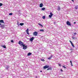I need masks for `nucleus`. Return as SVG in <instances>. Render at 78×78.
Listing matches in <instances>:
<instances>
[{
  "mask_svg": "<svg viewBox=\"0 0 78 78\" xmlns=\"http://www.w3.org/2000/svg\"><path fill=\"white\" fill-rule=\"evenodd\" d=\"M19 44L20 45V46H23V43L21 41H19Z\"/></svg>",
  "mask_w": 78,
  "mask_h": 78,
  "instance_id": "nucleus-1",
  "label": "nucleus"
},
{
  "mask_svg": "<svg viewBox=\"0 0 78 78\" xmlns=\"http://www.w3.org/2000/svg\"><path fill=\"white\" fill-rule=\"evenodd\" d=\"M22 47H23V49L24 50H26L27 48V46H25V44H23Z\"/></svg>",
  "mask_w": 78,
  "mask_h": 78,
  "instance_id": "nucleus-2",
  "label": "nucleus"
},
{
  "mask_svg": "<svg viewBox=\"0 0 78 78\" xmlns=\"http://www.w3.org/2000/svg\"><path fill=\"white\" fill-rule=\"evenodd\" d=\"M66 24L67 25H68V26H71V23L69 21H67Z\"/></svg>",
  "mask_w": 78,
  "mask_h": 78,
  "instance_id": "nucleus-3",
  "label": "nucleus"
},
{
  "mask_svg": "<svg viewBox=\"0 0 78 78\" xmlns=\"http://www.w3.org/2000/svg\"><path fill=\"white\" fill-rule=\"evenodd\" d=\"M37 34H38V33L36 31H35L33 33V35L34 36H36L37 35Z\"/></svg>",
  "mask_w": 78,
  "mask_h": 78,
  "instance_id": "nucleus-4",
  "label": "nucleus"
},
{
  "mask_svg": "<svg viewBox=\"0 0 78 78\" xmlns=\"http://www.w3.org/2000/svg\"><path fill=\"white\" fill-rule=\"evenodd\" d=\"M48 68H49V66L46 65L43 67V69H48Z\"/></svg>",
  "mask_w": 78,
  "mask_h": 78,
  "instance_id": "nucleus-5",
  "label": "nucleus"
},
{
  "mask_svg": "<svg viewBox=\"0 0 78 78\" xmlns=\"http://www.w3.org/2000/svg\"><path fill=\"white\" fill-rule=\"evenodd\" d=\"M1 27L2 29H3V28H5V26L4 25H1Z\"/></svg>",
  "mask_w": 78,
  "mask_h": 78,
  "instance_id": "nucleus-6",
  "label": "nucleus"
},
{
  "mask_svg": "<svg viewBox=\"0 0 78 78\" xmlns=\"http://www.w3.org/2000/svg\"><path fill=\"white\" fill-rule=\"evenodd\" d=\"M34 37H32V38H31L30 39V41H33V40H34Z\"/></svg>",
  "mask_w": 78,
  "mask_h": 78,
  "instance_id": "nucleus-7",
  "label": "nucleus"
},
{
  "mask_svg": "<svg viewBox=\"0 0 78 78\" xmlns=\"http://www.w3.org/2000/svg\"><path fill=\"white\" fill-rule=\"evenodd\" d=\"M28 30H29L28 29H27V30H26V31L27 33V34H29V32H28Z\"/></svg>",
  "mask_w": 78,
  "mask_h": 78,
  "instance_id": "nucleus-8",
  "label": "nucleus"
},
{
  "mask_svg": "<svg viewBox=\"0 0 78 78\" xmlns=\"http://www.w3.org/2000/svg\"><path fill=\"white\" fill-rule=\"evenodd\" d=\"M43 6V4L42 3H41L40 4V8H42Z\"/></svg>",
  "mask_w": 78,
  "mask_h": 78,
  "instance_id": "nucleus-9",
  "label": "nucleus"
},
{
  "mask_svg": "<svg viewBox=\"0 0 78 78\" xmlns=\"http://www.w3.org/2000/svg\"><path fill=\"white\" fill-rule=\"evenodd\" d=\"M0 23H5L4 22V21H3V20H0Z\"/></svg>",
  "mask_w": 78,
  "mask_h": 78,
  "instance_id": "nucleus-10",
  "label": "nucleus"
},
{
  "mask_svg": "<svg viewBox=\"0 0 78 78\" xmlns=\"http://www.w3.org/2000/svg\"><path fill=\"white\" fill-rule=\"evenodd\" d=\"M32 54V53H31L29 52L27 54V56H30V55H31Z\"/></svg>",
  "mask_w": 78,
  "mask_h": 78,
  "instance_id": "nucleus-11",
  "label": "nucleus"
},
{
  "mask_svg": "<svg viewBox=\"0 0 78 78\" xmlns=\"http://www.w3.org/2000/svg\"><path fill=\"white\" fill-rule=\"evenodd\" d=\"M51 69H52L51 67H50L49 68L47 69V70H51Z\"/></svg>",
  "mask_w": 78,
  "mask_h": 78,
  "instance_id": "nucleus-12",
  "label": "nucleus"
},
{
  "mask_svg": "<svg viewBox=\"0 0 78 78\" xmlns=\"http://www.w3.org/2000/svg\"><path fill=\"white\" fill-rule=\"evenodd\" d=\"M52 57H53V56L51 55V57H49L48 58V59H51V58H52Z\"/></svg>",
  "mask_w": 78,
  "mask_h": 78,
  "instance_id": "nucleus-13",
  "label": "nucleus"
},
{
  "mask_svg": "<svg viewBox=\"0 0 78 78\" xmlns=\"http://www.w3.org/2000/svg\"><path fill=\"white\" fill-rule=\"evenodd\" d=\"M60 9H61V8H60V7H58L57 10H58V11H60Z\"/></svg>",
  "mask_w": 78,
  "mask_h": 78,
  "instance_id": "nucleus-14",
  "label": "nucleus"
},
{
  "mask_svg": "<svg viewBox=\"0 0 78 78\" xmlns=\"http://www.w3.org/2000/svg\"><path fill=\"white\" fill-rule=\"evenodd\" d=\"M20 25H21V26H23V25H24V23H20Z\"/></svg>",
  "mask_w": 78,
  "mask_h": 78,
  "instance_id": "nucleus-15",
  "label": "nucleus"
},
{
  "mask_svg": "<svg viewBox=\"0 0 78 78\" xmlns=\"http://www.w3.org/2000/svg\"><path fill=\"white\" fill-rule=\"evenodd\" d=\"M2 47H3L4 48H6V46L5 45H4V46H2Z\"/></svg>",
  "mask_w": 78,
  "mask_h": 78,
  "instance_id": "nucleus-16",
  "label": "nucleus"
},
{
  "mask_svg": "<svg viewBox=\"0 0 78 78\" xmlns=\"http://www.w3.org/2000/svg\"><path fill=\"white\" fill-rule=\"evenodd\" d=\"M39 25H40V26H41V27H43V26L41 24V23H38Z\"/></svg>",
  "mask_w": 78,
  "mask_h": 78,
  "instance_id": "nucleus-17",
  "label": "nucleus"
},
{
  "mask_svg": "<svg viewBox=\"0 0 78 78\" xmlns=\"http://www.w3.org/2000/svg\"><path fill=\"white\" fill-rule=\"evenodd\" d=\"M72 38L73 39H76V38H75V37H72Z\"/></svg>",
  "mask_w": 78,
  "mask_h": 78,
  "instance_id": "nucleus-18",
  "label": "nucleus"
},
{
  "mask_svg": "<svg viewBox=\"0 0 78 78\" xmlns=\"http://www.w3.org/2000/svg\"><path fill=\"white\" fill-rule=\"evenodd\" d=\"M41 9L42 10V11H44V10L45 9V8H43Z\"/></svg>",
  "mask_w": 78,
  "mask_h": 78,
  "instance_id": "nucleus-19",
  "label": "nucleus"
},
{
  "mask_svg": "<svg viewBox=\"0 0 78 78\" xmlns=\"http://www.w3.org/2000/svg\"><path fill=\"white\" fill-rule=\"evenodd\" d=\"M41 61H45V60H44V58H42L41 59Z\"/></svg>",
  "mask_w": 78,
  "mask_h": 78,
  "instance_id": "nucleus-20",
  "label": "nucleus"
},
{
  "mask_svg": "<svg viewBox=\"0 0 78 78\" xmlns=\"http://www.w3.org/2000/svg\"><path fill=\"white\" fill-rule=\"evenodd\" d=\"M75 8L76 9H78V6H76L75 7Z\"/></svg>",
  "mask_w": 78,
  "mask_h": 78,
  "instance_id": "nucleus-21",
  "label": "nucleus"
},
{
  "mask_svg": "<svg viewBox=\"0 0 78 78\" xmlns=\"http://www.w3.org/2000/svg\"><path fill=\"white\" fill-rule=\"evenodd\" d=\"M40 31H41L42 32H43L44 31V30L43 29H41L40 30Z\"/></svg>",
  "mask_w": 78,
  "mask_h": 78,
  "instance_id": "nucleus-22",
  "label": "nucleus"
},
{
  "mask_svg": "<svg viewBox=\"0 0 78 78\" xmlns=\"http://www.w3.org/2000/svg\"><path fill=\"white\" fill-rule=\"evenodd\" d=\"M42 18L43 19H45V16H43L42 17Z\"/></svg>",
  "mask_w": 78,
  "mask_h": 78,
  "instance_id": "nucleus-23",
  "label": "nucleus"
},
{
  "mask_svg": "<svg viewBox=\"0 0 78 78\" xmlns=\"http://www.w3.org/2000/svg\"><path fill=\"white\" fill-rule=\"evenodd\" d=\"M50 14L51 16L53 15V14H52V13L51 12L50 13Z\"/></svg>",
  "mask_w": 78,
  "mask_h": 78,
  "instance_id": "nucleus-24",
  "label": "nucleus"
},
{
  "mask_svg": "<svg viewBox=\"0 0 78 78\" xmlns=\"http://www.w3.org/2000/svg\"><path fill=\"white\" fill-rule=\"evenodd\" d=\"M71 44L72 46V47H75V46L73 45V43H72Z\"/></svg>",
  "mask_w": 78,
  "mask_h": 78,
  "instance_id": "nucleus-25",
  "label": "nucleus"
},
{
  "mask_svg": "<svg viewBox=\"0 0 78 78\" xmlns=\"http://www.w3.org/2000/svg\"><path fill=\"white\" fill-rule=\"evenodd\" d=\"M9 66H7L6 68V69H9Z\"/></svg>",
  "mask_w": 78,
  "mask_h": 78,
  "instance_id": "nucleus-26",
  "label": "nucleus"
},
{
  "mask_svg": "<svg viewBox=\"0 0 78 78\" xmlns=\"http://www.w3.org/2000/svg\"><path fill=\"white\" fill-rule=\"evenodd\" d=\"M9 16H11V15H12V13H9Z\"/></svg>",
  "mask_w": 78,
  "mask_h": 78,
  "instance_id": "nucleus-27",
  "label": "nucleus"
},
{
  "mask_svg": "<svg viewBox=\"0 0 78 78\" xmlns=\"http://www.w3.org/2000/svg\"><path fill=\"white\" fill-rule=\"evenodd\" d=\"M51 17H52V16H51V15H49V17H50V18H51Z\"/></svg>",
  "mask_w": 78,
  "mask_h": 78,
  "instance_id": "nucleus-28",
  "label": "nucleus"
},
{
  "mask_svg": "<svg viewBox=\"0 0 78 78\" xmlns=\"http://www.w3.org/2000/svg\"><path fill=\"white\" fill-rule=\"evenodd\" d=\"M3 5V4L2 3H0V6H2Z\"/></svg>",
  "mask_w": 78,
  "mask_h": 78,
  "instance_id": "nucleus-29",
  "label": "nucleus"
},
{
  "mask_svg": "<svg viewBox=\"0 0 78 78\" xmlns=\"http://www.w3.org/2000/svg\"><path fill=\"white\" fill-rule=\"evenodd\" d=\"M11 42H14V41L13 40H11Z\"/></svg>",
  "mask_w": 78,
  "mask_h": 78,
  "instance_id": "nucleus-30",
  "label": "nucleus"
},
{
  "mask_svg": "<svg viewBox=\"0 0 78 78\" xmlns=\"http://www.w3.org/2000/svg\"><path fill=\"white\" fill-rule=\"evenodd\" d=\"M17 25H19V22H17Z\"/></svg>",
  "mask_w": 78,
  "mask_h": 78,
  "instance_id": "nucleus-31",
  "label": "nucleus"
},
{
  "mask_svg": "<svg viewBox=\"0 0 78 78\" xmlns=\"http://www.w3.org/2000/svg\"><path fill=\"white\" fill-rule=\"evenodd\" d=\"M63 67H64L65 69H66V67H65V66H63Z\"/></svg>",
  "mask_w": 78,
  "mask_h": 78,
  "instance_id": "nucleus-32",
  "label": "nucleus"
},
{
  "mask_svg": "<svg viewBox=\"0 0 78 78\" xmlns=\"http://www.w3.org/2000/svg\"><path fill=\"white\" fill-rule=\"evenodd\" d=\"M58 65H59V66L60 67H61V64L59 63V64H58Z\"/></svg>",
  "mask_w": 78,
  "mask_h": 78,
  "instance_id": "nucleus-33",
  "label": "nucleus"
},
{
  "mask_svg": "<svg viewBox=\"0 0 78 78\" xmlns=\"http://www.w3.org/2000/svg\"><path fill=\"white\" fill-rule=\"evenodd\" d=\"M69 42H70L71 44H72V41H69Z\"/></svg>",
  "mask_w": 78,
  "mask_h": 78,
  "instance_id": "nucleus-34",
  "label": "nucleus"
},
{
  "mask_svg": "<svg viewBox=\"0 0 78 78\" xmlns=\"http://www.w3.org/2000/svg\"><path fill=\"white\" fill-rule=\"evenodd\" d=\"M70 63H71V64H72V61H70Z\"/></svg>",
  "mask_w": 78,
  "mask_h": 78,
  "instance_id": "nucleus-35",
  "label": "nucleus"
},
{
  "mask_svg": "<svg viewBox=\"0 0 78 78\" xmlns=\"http://www.w3.org/2000/svg\"><path fill=\"white\" fill-rule=\"evenodd\" d=\"M20 10L17 11V12H20Z\"/></svg>",
  "mask_w": 78,
  "mask_h": 78,
  "instance_id": "nucleus-36",
  "label": "nucleus"
},
{
  "mask_svg": "<svg viewBox=\"0 0 78 78\" xmlns=\"http://www.w3.org/2000/svg\"><path fill=\"white\" fill-rule=\"evenodd\" d=\"M60 70H61V72H63V70H62V69H61Z\"/></svg>",
  "mask_w": 78,
  "mask_h": 78,
  "instance_id": "nucleus-37",
  "label": "nucleus"
},
{
  "mask_svg": "<svg viewBox=\"0 0 78 78\" xmlns=\"http://www.w3.org/2000/svg\"><path fill=\"white\" fill-rule=\"evenodd\" d=\"M74 24H75L76 23V22H75L74 23Z\"/></svg>",
  "mask_w": 78,
  "mask_h": 78,
  "instance_id": "nucleus-38",
  "label": "nucleus"
},
{
  "mask_svg": "<svg viewBox=\"0 0 78 78\" xmlns=\"http://www.w3.org/2000/svg\"><path fill=\"white\" fill-rule=\"evenodd\" d=\"M72 1H73V2H74V1L73 0H71Z\"/></svg>",
  "mask_w": 78,
  "mask_h": 78,
  "instance_id": "nucleus-39",
  "label": "nucleus"
},
{
  "mask_svg": "<svg viewBox=\"0 0 78 78\" xmlns=\"http://www.w3.org/2000/svg\"><path fill=\"white\" fill-rule=\"evenodd\" d=\"M71 65L72 66H73V65H72V64H71Z\"/></svg>",
  "mask_w": 78,
  "mask_h": 78,
  "instance_id": "nucleus-40",
  "label": "nucleus"
},
{
  "mask_svg": "<svg viewBox=\"0 0 78 78\" xmlns=\"http://www.w3.org/2000/svg\"><path fill=\"white\" fill-rule=\"evenodd\" d=\"M42 72V71H40V72Z\"/></svg>",
  "mask_w": 78,
  "mask_h": 78,
  "instance_id": "nucleus-41",
  "label": "nucleus"
},
{
  "mask_svg": "<svg viewBox=\"0 0 78 78\" xmlns=\"http://www.w3.org/2000/svg\"><path fill=\"white\" fill-rule=\"evenodd\" d=\"M36 78H37V76H36Z\"/></svg>",
  "mask_w": 78,
  "mask_h": 78,
  "instance_id": "nucleus-42",
  "label": "nucleus"
},
{
  "mask_svg": "<svg viewBox=\"0 0 78 78\" xmlns=\"http://www.w3.org/2000/svg\"><path fill=\"white\" fill-rule=\"evenodd\" d=\"M0 25H1V23H0Z\"/></svg>",
  "mask_w": 78,
  "mask_h": 78,
  "instance_id": "nucleus-43",
  "label": "nucleus"
},
{
  "mask_svg": "<svg viewBox=\"0 0 78 78\" xmlns=\"http://www.w3.org/2000/svg\"><path fill=\"white\" fill-rule=\"evenodd\" d=\"M72 50V49H71V50Z\"/></svg>",
  "mask_w": 78,
  "mask_h": 78,
  "instance_id": "nucleus-44",
  "label": "nucleus"
},
{
  "mask_svg": "<svg viewBox=\"0 0 78 78\" xmlns=\"http://www.w3.org/2000/svg\"><path fill=\"white\" fill-rule=\"evenodd\" d=\"M75 34H76V33H75Z\"/></svg>",
  "mask_w": 78,
  "mask_h": 78,
  "instance_id": "nucleus-45",
  "label": "nucleus"
}]
</instances>
